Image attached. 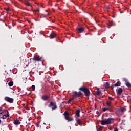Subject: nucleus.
Wrapping results in <instances>:
<instances>
[{"mask_svg": "<svg viewBox=\"0 0 131 131\" xmlns=\"http://www.w3.org/2000/svg\"><path fill=\"white\" fill-rule=\"evenodd\" d=\"M79 90L80 91H83V93H85V96H87V97H89L91 95V92L90 91L89 89L86 88L84 86L80 87Z\"/></svg>", "mask_w": 131, "mask_h": 131, "instance_id": "f257e3e1", "label": "nucleus"}, {"mask_svg": "<svg viewBox=\"0 0 131 131\" xmlns=\"http://www.w3.org/2000/svg\"><path fill=\"white\" fill-rule=\"evenodd\" d=\"M114 119L113 118H108L102 120V121H101V124L102 125H109L110 124L112 123V121Z\"/></svg>", "mask_w": 131, "mask_h": 131, "instance_id": "f03ea898", "label": "nucleus"}, {"mask_svg": "<svg viewBox=\"0 0 131 131\" xmlns=\"http://www.w3.org/2000/svg\"><path fill=\"white\" fill-rule=\"evenodd\" d=\"M52 107V109H53V110H55L57 108L56 103L54 102H51L49 104V107Z\"/></svg>", "mask_w": 131, "mask_h": 131, "instance_id": "7ed1b4c3", "label": "nucleus"}, {"mask_svg": "<svg viewBox=\"0 0 131 131\" xmlns=\"http://www.w3.org/2000/svg\"><path fill=\"white\" fill-rule=\"evenodd\" d=\"M5 100L9 103H13L14 99L13 98H11V97H5Z\"/></svg>", "mask_w": 131, "mask_h": 131, "instance_id": "20e7f679", "label": "nucleus"}, {"mask_svg": "<svg viewBox=\"0 0 131 131\" xmlns=\"http://www.w3.org/2000/svg\"><path fill=\"white\" fill-rule=\"evenodd\" d=\"M81 95H82V93L81 91H79L78 92L75 91L74 96L75 97H80Z\"/></svg>", "mask_w": 131, "mask_h": 131, "instance_id": "39448f33", "label": "nucleus"}, {"mask_svg": "<svg viewBox=\"0 0 131 131\" xmlns=\"http://www.w3.org/2000/svg\"><path fill=\"white\" fill-rule=\"evenodd\" d=\"M121 84H122L121 82H120V81H118V82H117V83H115V84H112L111 88H112V89H114V86H116H116H120L121 85Z\"/></svg>", "mask_w": 131, "mask_h": 131, "instance_id": "423d86ee", "label": "nucleus"}, {"mask_svg": "<svg viewBox=\"0 0 131 131\" xmlns=\"http://www.w3.org/2000/svg\"><path fill=\"white\" fill-rule=\"evenodd\" d=\"M49 98H50V97L48 95H43L41 97V99L43 101H48L49 100Z\"/></svg>", "mask_w": 131, "mask_h": 131, "instance_id": "0eeeda50", "label": "nucleus"}, {"mask_svg": "<svg viewBox=\"0 0 131 131\" xmlns=\"http://www.w3.org/2000/svg\"><path fill=\"white\" fill-rule=\"evenodd\" d=\"M42 57L34 56L33 58V61H41Z\"/></svg>", "mask_w": 131, "mask_h": 131, "instance_id": "6e6552de", "label": "nucleus"}, {"mask_svg": "<svg viewBox=\"0 0 131 131\" xmlns=\"http://www.w3.org/2000/svg\"><path fill=\"white\" fill-rule=\"evenodd\" d=\"M50 36L51 37V39L56 38L57 36V34L55 33V32H51V33L50 34Z\"/></svg>", "mask_w": 131, "mask_h": 131, "instance_id": "1a4fd4ad", "label": "nucleus"}, {"mask_svg": "<svg viewBox=\"0 0 131 131\" xmlns=\"http://www.w3.org/2000/svg\"><path fill=\"white\" fill-rule=\"evenodd\" d=\"M123 91V90L122 89V88H121V87L120 88H119L118 91H117V95H121Z\"/></svg>", "mask_w": 131, "mask_h": 131, "instance_id": "9d476101", "label": "nucleus"}, {"mask_svg": "<svg viewBox=\"0 0 131 131\" xmlns=\"http://www.w3.org/2000/svg\"><path fill=\"white\" fill-rule=\"evenodd\" d=\"M102 110L104 112H105V111L108 110L110 111V112H113V110L108 107L107 108H102Z\"/></svg>", "mask_w": 131, "mask_h": 131, "instance_id": "9b49d317", "label": "nucleus"}, {"mask_svg": "<svg viewBox=\"0 0 131 131\" xmlns=\"http://www.w3.org/2000/svg\"><path fill=\"white\" fill-rule=\"evenodd\" d=\"M13 123L15 124V125H20V124L21 123V122H20L19 121V120L18 119H16V120H14V121H13Z\"/></svg>", "mask_w": 131, "mask_h": 131, "instance_id": "f8f14e48", "label": "nucleus"}, {"mask_svg": "<svg viewBox=\"0 0 131 131\" xmlns=\"http://www.w3.org/2000/svg\"><path fill=\"white\" fill-rule=\"evenodd\" d=\"M80 109L77 110V111L75 112V115L77 116V117H80Z\"/></svg>", "mask_w": 131, "mask_h": 131, "instance_id": "ddd939ff", "label": "nucleus"}, {"mask_svg": "<svg viewBox=\"0 0 131 131\" xmlns=\"http://www.w3.org/2000/svg\"><path fill=\"white\" fill-rule=\"evenodd\" d=\"M77 123L79 124V125L82 126V121L80 119H77Z\"/></svg>", "mask_w": 131, "mask_h": 131, "instance_id": "4468645a", "label": "nucleus"}, {"mask_svg": "<svg viewBox=\"0 0 131 131\" xmlns=\"http://www.w3.org/2000/svg\"><path fill=\"white\" fill-rule=\"evenodd\" d=\"M127 110L126 106L122 107L121 108V112L122 113H124Z\"/></svg>", "mask_w": 131, "mask_h": 131, "instance_id": "2eb2a0df", "label": "nucleus"}, {"mask_svg": "<svg viewBox=\"0 0 131 131\" xmlns=\"http://www.w3.org/2000/svg\"><path fill=\"white\" fill-rule=\"evenodd\" d=\"M77 30L79 33H82L84 31V29L82 28V27H80L78 28Z\"/></svg>", "mask_w": 131, "mask_h": 131, "instance_id": "dca6fc26", "label": "nucleus"}, {"mask_svg": "<svg viewBox=\"0 0 131 131\" xmlns=\"http://www.w3.org/2000/svg\"><path fill=\"white\" fill-rule=\"evenodd\" d=\"M97 95L99 96L101 94V92L100 91V89H97V91L95 92Z\"/></svg>", "mask_w": 131, "mask_h": 131, "instance_id": "f3484780", "label": "nucleus"}, {"mask_svg": "<svg viewBox=\"0 0 131 131\" xmlns=\"http://www.w3.org/2000/svg\"><path fill=\"white\" fill-rule=\"evenodd\" d=\"M106 106L109 107V108H111L112 107V105H111V102L110 101H107L106 102Z\"/></svg>", "mask_w": 131, "mask_h": 131, "instance_id": "a211bd4d", "label": "nucleus"}, {"mask_svg": "<svg viewBox=\"0 0 131 131\" xmlns=\"http://www.w3.org/2000/svg\"><path fill=\"white\" fill-rule=\"evenodd\" d=\"M110 83H108V82H106V83H105V88L106 89H108L110 88Z\"/></svg>", "mask_w": 131, "mask_h": 131, "instance_id": "6ab92c4d", "label": "nucleus"}, {"mask_svg": "<svg viewBox=\"0 0 131 131\" xmlns=\"http://www.w3.org/2000/svg\"><path fill=\"white\" fill-rule=\"evenodd\" d=\"M126 85L127 88H131V83H129V82L126 83Z\"/></svg>", "mask_w": 131, "mask_h": 131, "instance_id": "aec40b11", "label": "nucleus"}, {"mask_svg": "<svg viewBox=\"0 0 131 131\" xmlns=\"http://www.w3.org/2000/svg\"><path fill=\"white\" fill-rule=\"evenodd\" d=\"M8 85L10 86H12L13 85V81H11L9 82L8 83Z\"/></svg>", "mask_w": 131, "mask_h": 131, "instance_id": "412c9836", "label": "nucleus"}, {"mask_svg": "<svg viewBox=\"0 0 131 131\" xmlns=\"http://www.w3.org/2000/svg\"><path fill=\"white\" fill-rule=\"evenodd\" d=\"M6 118H7V115L4 114L3 116L2 117H1V118H2V119H3V120H5V119H6Z\"/></svg>", "mask_w": 131, "mask_h": 131, "instance_id": "4be33fe9", "label": "nucleus"}, {"mask_svg": "<svg viewBox=\"0 0 131 131\" xmlns=\"http://www.w3.org/2000/svg\"><path fill=\"white\" fill-rule=\"evenodd\" d=\"M63 115H64V117L67 116H69V112H67V111H66L64 114H63Z\"/></svg>", "mask_w": 131, "mask_h": 131, "instance_id": "5701e85b", "label": "nucleus"}, {"mask_svg": "<svg viewBox=\"0 0 131 131\" xmlns=\"http://www.w3.org/2000/svg\"><path fill=\"white\" fill-rule=\"evenodd\" d=\"M25 4L28 6H31V4L28 2H26Z\"/></svg>", "mask_w": 131, "mask_h": 131, "instance_id": "b1692460", "label": "nucleus"}, {"mask_svg": "<svg viewBox=\"0 0 131 131\" xmlns=\"http://www.w3.org/2000/svg\"><path fill=\"white\" fill-rule=\"evenodd\" d=\"M6 111H7V114H6V116H7V117H9L10 114L9 113V111H8V110H6Z\"/></svg>", "mask_w": 131, "mask_h": 131, "instance_id": "393cba45", "label": "nucleus"}, {"mask_svg": "<svg viewBox=\"0 0 131 131\" xmlns=\"http://www.w3.org/2000/svg\"><path fill=\"white\" fill-rule=\"evenodd\" d=\"M108 99L110 101H114V98L112 97H108Z\"/></svg>", "mask_w": 131, "mask_h": 131, "instance_id": "a878e982", "label": "nucleus"}, {"mask_svg": "<svg viewBox=\"0 0 131 131\" xmlns=\"http://www.w3.org/2000/svg\"><path fill=\"white\" fill-rule=\"evenodd\" d=\"M73 120H74V118L69 117L68 122H69L70 121H72Z\"/></svg>", "mask_w": 131, "mask_h": 131, "instance_id": "bb28decb", "label": "nucleus"}, {"mask_svg": "<svg viewBox=\"0 0 131 131\" xmlns=\"http://www.w3.org/2000/svg\"><path fill=\"white\" fill-rule=\"evenodd\" d=\"M31 88H32V90H33V91H35V88H36V86L34 85H33L32 86H31Z\"/></svg>", "mask_w": 131, "mask_h": 131, "instance_id": "cd10ccee", "label": "nucleus"}, {"mask_svg": "<svg viewBox=\"0 0 131 131\" xmlns=\"http://www.w3.org/2000/svg\"><path fill=\"white\" fill-rule=\"evenodd\" d=\"M65 119L66 120H68V121H69V117L68 116H66Z\"/></svg>", "mask_w": 131, "mask_h": 131, "instance_id": "c85d7f7f", "label": "nucleus"}, {"mask_svg": "<svg viewBox=\"0 0 131 131\" xmlns=\"http://www.w3.org/2000/svg\"><path fill=\"white\" fill-rule=\"evenodd\" d=\"M109 9H110V7L108 6H106L105 7V10L107 11V10H109Z\"/></svg>", "mask_w": 131, "mask_h": 131, "instance_id": "c756f323", "label": "nucleus"}, {"mask_svg": "<svg viewBox=\"0 0 131 131\" xmlns=\"http://www.w3.org/2000/svg\"><path fill=\"white\" fill-rule=\"evenodd\" d=\"M73 100V99H70L69 100L67 101L68 103H70L71 101Z\"/></svg>", "mask_w": 131, "mask_h": 131, "instance_id": "7c9ffc66", "label": "nucleus"}, {"mask_svg": "<svg viewBox=\"0 0 131 131\" xmlns=\"http://www.w3.org/2000/svg\"><path fill=\"white\" fill-rule=\"evenodd\" d=\"M123 80L125 81V82L127 83L128 82V79L126 78H124Z\"/></svg>", "mask_w": 131, "mask_h": 131, "instance_id": "2f4dec72", "label": "nucleus"}, {"mask_svg": "<svg viewBox=\"0 0 131 131\" xmlns=\"http://www.w3.org/2000/svg\"><path fill=\"white\" fill-rule=\"evenodd\" d=\"M35 11H36V12H39V8H37V9L35 10Z\"/></svg>", "mask_w": 131, "mask_h": 131, "instance_id": "473e14b6", "label": "nucleus"}, {"mask_svg": "<svg viewBox=\"0 0 131 131\" xmlns=\"http://www.w3.org/2000/svg\"><path fill=\"white\" fill-rule=\"evenodd\" d=\"M0 114L3 115H4V112H0Z\"/></svg>", "mask_w": 131, "mask_h": 131, "instance_id": "72a5a7b5", "label": "nucleus"}, {"mask_svg": "<svg viewBox=\"0 0 131 131\" xmlns=\"http://www.w3.org/2000/svg\"><path fill=\"white\" fill-rule=\"evenodd\" d=\"M114 131H118V129L117 128H115Z\"/></svg>", "mask_w": 131, "mask_h": 131, "instance_id": "f704fd0d", "label": "nucleus"}, {"mask_svg": "<svg viewBox=\"0 0 131 131\" xmlns=\"http://www.w3.org/2000/svg\"><path fill=\"white\" fill-rule=\"evenodd\" d=\"M0 21H3V23H5V20H3L2 19H0Z\"/></svg>", "mask_w": 131, "mask_h": 131, "instance_id": "c9c22d12", "label": "nucleus"}, {"mask_svg": "<svg viewBox=\"0 0 131 131\" xmlns=\"http://www.w3.org/2000/svg\"><path fill=\"white\" fill-rule=\"evenodd\" d=\"M109 26H112V23H110V24H109Z\"/></svg>", "mask_w": 131, "mask_h": 131, "instance_id": "e433bc0d", "label": "nucleus"}, {"mask_svg": "<svg viewBox=\"0 0 131 131\" xmlns=\"http://www.w3.org/2000/svg\"><path fill=\"white\" fill-rule=\"evenodd\" d=\"M1 111H2V108H1V107H0V112H1Z\"/></svg>", "mask_w": 131, "mask_h": 131, "instance_id": "4c0bfd02", "label": "nucleus"}, {"mask_svg": "<svg viewBox=\"0 0 131 131\" xmlns=\"http://www.w3.org/2000/svg\"><path fill=\"white\" fill-rule=\"evenodd\" d=\"M6 11H9V9H7L6 10Z\"/></svg>", "mask_w": 131, "mask_h": 131, "instance_id": "58836bf2", "label": "nucleus"}, {"mask_svg": "<svg viewBox=\"0 0 131 131\" xmlns=\"http://www.w3.org/2000/svg\"><path fill=\"white\" fill-rule=\"evenodd\" d=\"M2 121H1V120H0V123H1Z\"/></svg>", "mask_w": 131, "mask_h": 131, "instance_id": "ea45409f", "label": "nucleus"}, {"mask_svg": "<svg viewBox=\"0 0 131 131\" xmlns=\"http://www.w3.org/2000/svg\"><path fill=\"white\" fill-rule=\"evenodd\" d=\"M120 121V119H119V121Z\"/></svg>", "mask_w": 131, "mask_h": 131, "instance_id": "a19ab883", "label": "nucleus"}, {"mask_svg": "<svg viewBox=\"0 0 131 131\" xmlns=\"http://www.w3.org/2000/svg\"><path fill=\"white\" fill-rule=\"evenodd\" d=\"M120 121V119H119V121Z\"/></svg>", "mask_w": 131, "mask_h": 131, "instance_id": "79ce46f5", "label": "nucleus"}, {"mask_svg": "<svg viewBox=\"0 0 131 131\" xmlns=\"http://www.w3.org/2000/svg\"><path fill=\"white\" fill-rule=\"evenodd\" d=\"M46 11V12H48L47 11Z\"/></svg>", "mask_w": 131, "mask_h": 131, "instance_id": "37998d69", "label": "nucleus"}, {"mask_svg": "<svg viewBox=\"0 0 131 131\" xmlns=\"http://www.w3.org/2000/svg\"><path fill=\"white\" fill-rule=\"evenodd\" d=\"M48 15H49V13H48Z\"/></svg>", "mask_w": 131, "mask_h": 131, "instance_id": "c03bdc74", "label": "nucleus"}]
</instances>
